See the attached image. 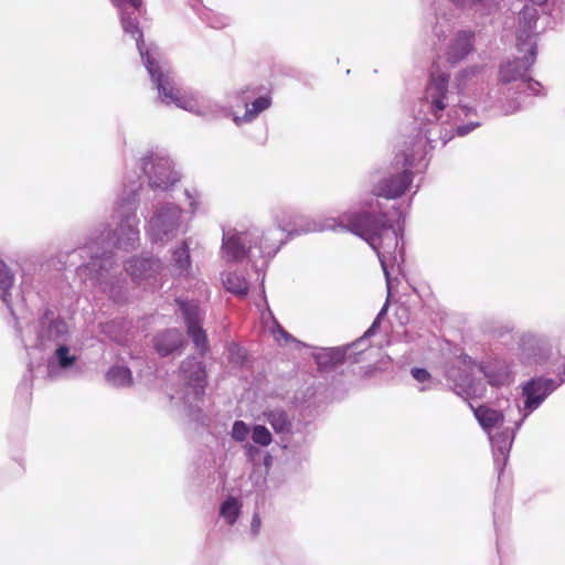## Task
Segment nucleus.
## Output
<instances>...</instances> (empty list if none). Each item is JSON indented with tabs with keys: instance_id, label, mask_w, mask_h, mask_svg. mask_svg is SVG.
<instances>
[{
	"instance_id": "obj_42",
	"label": "nucleus",
	"mask_w": 565,
	"mask_h": 565,
	"mask_svg": "<svg viewBox=\"0 0 565 565\" xmlns=\"http://www.w3.org/2000/svg\"><path fill=\"white\" fill-rule=\"evenodd\" d=\"M385 311H386V306H384V307H383V309L380 311V313H379V316H377L376 320H375V321H374V323L372 324V329L376 326L377 320H379V319H380V318L385 313Z\"/></svg>"
},
{
	"instance_id": "obj_43",
	"label": "nucleus",
	"mask_w": 565,
	"mask_h": 565,
	"mask_svg": "<svg viewBox=\"0 0 565 565\" xmlns=\"http://www.w3.org/2000/svg\"><path fill=\"white\" fill-rule=\"evenodd\" d=\"M460 110L467 116L471 111V109L467 106H460Z\"/></svg>"
},
{
	"instance_id": "obj_29",
	"label": "nucleus",
	"mask_w": 565,
	"mask_h": 565,
	"mask_svg": "<svg viewBox=\"0 0 565 565\" xmlns=\"http://www.w3.org/2000/svg\"><path fill=\"white\" fill-rule=\"evenodd\" d=\"M173 262L175 266L184 271L190 266V254L188 246L183 243L182 246L173 252Z\"/></svg>"
},
{
	"instance_id": "obj_1",
	"label": "nucleus",
	"mask_w": 565,
	"mask_h": 565,
	"mask_svg": "<svg viewBox=\"0 0 565 565\" xmlns=\"http://www.w3.org/2000/svg\"><path fill=\"white\" fill-rule=\"evenodd\" d=\"M379 202L366 203L365 210L359 214H345L340 222L334 218L323 223L312 221L303 227L296 226L290 232L308 233L344 227L363 238L376 253L386 278L387 289L391 288L388 268L404 260L403 248L398 249L399 237L385 214L377 213Z\"/></svg>"
},
{
	"instance_id": "obj_28",
	"label": "nucleus",
	"mask_w": 565,
	"mask_h": 565,
	"mask_svg": "<svg viewBox=\"0 0 565 565\" xmlns=\"http://www.w3.org/2000/svg\"><path fill=\"white\" fill-rule=\"evenodd\" d=\"M252 439L255 444L266 447L271 444L273 436L264 425H255L252 429Z\"/></svg>"
},
{
	"instance_id": "obj_13",
	"label": "nucleus",
	"mask_w": 565,
	"mask_h": 565,
	"mask_svg": "<svg viewBox=\"0 0 565 565\" xmlns=\"http://www.w3.org/2000/svg\"><path fill=\"white\" fill-rule=\"evenodd\" d=\"M120 11L121 25L125 33L131 34L136 40L142 41V33L138 26L136 12L141 7V0H111Z\"/></svg>"
},
{
	"instance_id": "obj_3",
	"label": "nucleus",
	"mask_w": 565,
	"mask_h": 565,
	"mask_svg": "<svg viewBox=\"0 0 565 565\" xmlns=\"http://www.w3.org/2000/svg\"><path fill=\"white\" fill-rule=\"evenodd\" d=\"M137 47L142 57L145 66L154 83L159 97L162 103H173L179 108L194 113L200 116L207 115V106L200 103L199 98L193 94H186L175 87L174 79L170 71H162L161 66L156 64V61L150 51H145V43L137 39Z\"/></svg>"
},
{
	"instance_id": "obj_6",
	"label": "nucleus",
	"mask_w": 565,
	"mask_h": 565,
	"mask_svg": "<svg viewBox=\"0 0 565 565\" xmlns=\"http://www.w3.org/2000/svg\"><path fill=\"white\" fill-rule=\"evenodd\" d=\"M180 380L183 382L185 392L178 399L192 406L193 403L200 401L206 385V375L202 362L195 358L183 361L180 366Z\"/></svg>"
},
{
	"instance_id": "obj_16",
	"label": "nucleus",
	"mask_w": 565,
	"mask_h": 565,
	"mask_svg": "<svg viewBox=\"0 0 565 565\" xmlns=\"http://www.w3.org/2000/svg\"><path fill=\"white\" fill-rule=\"evenodd\" d=\"M472 51V34L458 32L449 42L446 60L451 65L459 63Z\"/></svg>"
},
{
	"instance_id": "obj_46",
	"label": "nucleus",
	"mask_w": 565,
	"mask_h": 565,
	"mask_svg": "<svg viewBox=\"0 0 565 565\" xmlns=\"http://www.w3.org/2000/svg\"><path fill=\"white\" fill-rule=\"evenodd\" d=\"M277 230H273V231H269L268 234H273V233H276Z\"/></svg>"
},
{
	"instance_id": "obj_11",
	"label": "nucleus",
	"mask_w": 565,
	"mask_h": 565,
	"mask_svg": "<svg viewBox=\"0 0 565 565\" xmlns=\"http://www.w3.org/2000/svg\"><path fill=\"white\" fill-rule=\"evenodd\" d=\"M178 303L184 317L188 334L192 338L198 349L205 350L207 339L205 332L201 328L202 312L200 307L192 301L179 300Z\"/></svg>"
},
{
	"instance_id": "obj_27",
	"label": "nucleus",
	"mask_w": 565,
	"mask_h": 565,
	"mask_svg": "<svg viewBox=\"0 0 565 565\" xmlns=\"http://www.w3.org/2000/svg\"><path fill=\"white\" fill-rule=\"evenodd\" d=\"M270 106V99L268 97L262 96L255 99L252 104V107L246 108V113L243 117V120L250 121L257 117L259 113L267 109Z\"/></svg>"
},
{
	"instance_id": "obj_9",
	"label": "nucleus",
	"mask_w": 565,
	"mask_h": 565,
	"mask_svg": "<svg viewBox=\"0 0 565 565\" xmlns=\"http://www.w3.org/2000/svg\"><path fill=\"white\" fill-rule=\"evenodd\" d=\"M142 170L148 175L152 189L167 190L179 180L177 172L172 170L170 159L164 156L151 154L143 158Z\"/></svg>"
},
{
	"instance_id": "obj_19",
	"label": "nucleus",
	"mask_w": 565,
	"mask_h": 565,
	"mask_svg": "<svg viewBox=\"0 0 565 565\" xmlns=\"http://www.w3.org/2000/svg\"><path fill=\"white\" fill-rule=\"evenodd\" d=\"M113 255L108 250H104L100 255L95 252L92 256V260L84 267V270L95 273L96 279L104 282L107 274L113 268Z\"/></svg>"
},
{
	"instance_id": "obj_38",
	"label": "nucleus",
	"mask_w": 565,
	"mask_h": 565,
	"mask_svg": "<svg viewBox=\"0 0 565 565\" xmlns=\"http://www.w3.org/2000/svg\"><path fill=\"white\" fill-rule=\"evenodd\" d=\"M479 126V122H471L469 125L458 126L457 134L459 136H465Z\"/></svg>"
},
{
	"instance_id": "obj_23",
	"label": "nucleus",
	"mask_w": 565,
	"mask_h": 565,
	"mask_svg": "<svg viewBox=\"0 0 565 565\" xmlns=\"http://www.w3.org/2000/svg\"><path fill=\"white\" fill-rule=\"evenodd\" d=\"M14 282V276L8 268V266L0 260V298L12 311L10 301V289Z\"/></svg>"
},
{
	"instance_id": "obj_32",
	"label": "nucleus",
	"mask_w": 565,
	"mask_h": 565,
	"mask_svg": "<svg viewBox=\"0 0 565 565\" xmlns=\"http://www.w3.org/2000/svg\"><path fill=\"white\" fill-rule=\"evenodd\" d=\"M522 92L524 93H529V94H532V95H539L541 88H542V85L539 83V82H534L532 81L530 77H527V75L525 76V78L522 81L521 84H519L518 86Z\"/></svg>"
},
{
	"instance_id": "obj_39",
	"label": "nucleus",
	"mask_w": 565,
	"mask_h": 565,
	"mask_svg": "<svg viewBox=\"0 0 565 565\" xmlns=\"http://www.w3.org/2000/svg\"><path fill=\"white\" fill-rule=\"evenodd\" d=\"M317 363L320 367H332L333 366L330 364V361L324 352L320 353L317 356Z\"/></svg>"
},
{
	"instance_id": "obj_14",
	"label": "nucleus",
	"mask_w": 565,
	"mask_h": 565,
	"mask_svg": "<svg viewBox=\"0 0 565 565\" xmlns=\"http://www.w3.org/2000/svg\"><path fill=\"white\" fill-rule=\"evenodd\" d=\"M554 388L555 385L552 380L536 379L529 381L523 387V394L526 397L525 409H529V412L536 409Z\"/></svg>"
},
{
	"instance_id": "obj_12",
	"label": "nucleus",
	"mask_w": 565,
	"mask_h": 565,
	"mask_svg": "<svg viewBox=\"0 0 565 565\" xmlns=\"http://www.w3.org/2000/svg\"><path fill=\"white\" fill-rule=\"evenodd\" d=\"M473 363L466 359L458 361L457 365H452L446 372L447 379L452 382L454 391L458 395H471L472 393V381L471 370Z\"/></svg>"
},
{
	"instance_id": "obj_45",
	"label": "nucleus",
	"mask_w": 565,
	"mask_h": 565,
	"mask_svg": "<svg viewBox=\"0 0 565 565\" xmlns=\"http://www.w3.org/2000/svg\"><path fill=\"white\" fill-rule=\"evenodd\" d=\"M49 369H50V371L53 369V362L52 361L49 363Z\"/></svg>"
},
{
	"instance_id": "obj_41",
	"label": "nucleus",
	"mask_w": 565,
	"mask_h": 565,
	"mask_svg": "<svg viewBox=\"0 0 565 565\" xmlns=\"http://www.w3.org/2000/svg\"><path fill=\"white\" fill-rule=\"evenodd\" d=\"M226 25V21H215L211 22V26L215 29H221Z\"/></svg>"
},
{
	"instance_id": "obj_30",
	"label": "nucleus",
	"mask_w": 565,
	"mask_h": 565,
	"mask_svg": "<svg viewBox=\"0 0 565 565\" xmlns=\"http://www.w3.org/2000/svg\"><path fill=\"white\" fill-rule=\"evenodd\" d=\"M55 358H56L58 366H61L62 369L68 367L75 361V356L70 355L68 348L65 345H60L56 349Z\"/></svg>"
},
{
	"instance_id": "obj_18",
	"label": "nucleus",
	"mask_w": 565,
	"mask_h": 565,
	"mask_svg": "<svg viewBox=\"0 0 565 565\" xmlns=\"http://www.w3.org/2000/svg\"><path fill=\"white\" fill-rule=\"evenodd\" d=\"M160 268L158 260L152 258H134L126 267L127 273L136 281L151 277Z\"/></svg>"
},
{
	"instance_id": "obj_35",
	"label": "nucleus",
	"mask_w": 565,
	"mask_h": 565,
	"mask_svg": "<svg viewBox=\"0 0 565 565\" xmlns=\"http://www.w3.org/2000/svg\"><path fill=\"white\" fill-rule=\"evenodd\" d=\"M276 341H280V339H284L285 342H288L291 340V335L282 329L280 324H278L276 321H274V327L271 330Z\"/></svg>"
},
{
	"instance_id": "obj_24",
	"label": "nucleus",
	"mask_w": 565,
	"mask_h": 565,
	"mask_svg": "<svg viewBox=\"0 0 565 565\" xmlns=\"http://www.w3.org/2000/svg\"><path fill=\"white\" fill-rule=\"evenodd\" d=\"M107 381L114 386H129L132 383L131 372L122 365L113 366L107 372Z\"/></svg>"
},
{
	"instance_id": "obj_33",
	"label": "nucleus",
	"mask_w": 565,
	"mask_h": 565,
	"mask_svg": "<svg viewBox=\"0 0 565 565\" xmlns=\"http://www.w3.org/2000/svg\"><path fill=\"white\" fill-rule=\"evenodd\" d=\"M452 3L460 8H472L476 4H481L483 8H491L495 4V0H450Z\"/></svg>"
},
{
	"instance_id": "obj_15",
	"label": "nucleus",
	"mask_w": 565,
	"mask_h": 565,
	"mask_svg": "<svg viewBox=\"0 0 565 565\" xmlns=\"http://www.w3.org/2000/svg\"><path fill=\"white\" fill-rule=\"evenodd\" d=\"M39 343L45 345L49 341H60L67 333V326L64 321L54 319L46 312L39 322Z\"/></svg>"
},
{
	"instance_id": "obj_10",
	"label": "nucleus",
	"mask_w": 565,
	"mask_h": 565,
	"mask_svg": "<svg viewBox=\"0 0 565 565\" xmlns=\"http://www.w3.org/2000/svg\"><path fill=\"white\" fill-rule=\"evenodd\" d=\"M413 157L405 154L403 160L404 168L413 167ZM412 182L411 173L405 169L402 173L392 175L382 180L373 190L376 196L386 199H395L401 196L409 186Z\"/></svg>"
},
{
	"instance_id": "obj_37",
	"label": "nucleus",
	"mask_w": 565,
	"mask_h": 565,
	"mask_svg": "<svg viewBox=\"0 0 565 565\" xmlns=\"http://www.w3.org/2000/svg\"><path fill=\"white\" fill-rule=\"evenodd\" d=\"M413 377L418 382H426L429 380L430 375L425 369L414 367L412 370Z\"/></svg>"
},
{
	"instance_id": "obj_17",
	"label": "nucleus",
	"mask_w": 565,
	"mask_h": 565,
	"mask_svg": "<svg viewBox=\"0 0 565 565\" xmlns=\"http://www.w3.org/2000/svg\"><path fill=\"white\" fill-rule=\"evenodd\" d=\"M489 438L492 444L494 462L502 470L508 460L513 436L509 431H501L497 434L489 433Z\"/></svg>"
},
{
	"instance_id": "obj_26",
	"label": "nucleus",
	"mask_w": 565,
	"mask_h": 565,
	"mask_svg": "<svg viewBox=\"0 0 565 565\" xmlns=\"http://www.w3.org/2000/svg\"><path fill=\"white\" fill-rule=\"evenodd\" d=\"M241 513V503L236 498H227L221 505L220 515L228 523L234 524Z\"/></svg>"
},
{
	"instance_id": "obj_36",
	"label": "nucleus",
	"mask_w": 565,
	"mask_h": 565,
	"mask_svg": "<svg viewBox=\"0 0 565 565\" xmlns=\"http://www.w3.org/2000/svg\"><path fill=\"white\" fill-rule=\"evenodd\" d=\"M479 72V68L473 66V67H469V68H466V70H462L458 76H457V81H458V86L460 87L461 85V81L463 78H468V77H472L475 76L477 73Z\"/></svg>"
},
{
	"instance_id": "obj_4",
	"label": "nucleus",
	"mask_w": 565,
	"mask_h": 565,
	"mask_svg": "<svg viewBox=\"0 0 565 565\" xmlns=\"http://www.w3.org/2000/svg\"><path fill=\"white\" fill-rule=\"evenodd\" d=\"M135 198L136 188L131 189V194L128 198L122 199L116 213L120 222L113 233L107 238H102L100 242H96V245H106L107 247L113 246L118 249L128 250L135 248L139 241L138 218L135 214Z\"/></svg>"
},
{
	"instance_id": "obj_7",
	"label": "nucleus",
	"mask_w": 565,
	"mask_h": 565,
	"mask_svg": "<svg viewBox=\"0 0 565 565\" xmlns=\"http://www.w3.org/2000/svg\"><path fill=\"white\" fill-rule=\"evenodd\" d=\"M448 81L449 74L434 66L425 92V103L436 119L441 117L440 113L450 107L454 99L448 90Z\"/></svg>"
},
{
	"instance_id": "obj_25",
	"label": "nucleus",
	"mask_w": 565,
	"mask_h": 565,
	"mask_svg": "<svg viewBox=\"0 0 565 565\" xmlns=\"http://www.w3.org/2000/svg\"><path fill=\"white\" fill-rule=\"evenodd\" d=\"M225 288L237 296H245L248 290V282L241 275L228 273L223 278Z\"/></svg>"
},
{
	"instance_id": "obj_34",
	"label": "nucleus",
	"mask_w": 565,
	"mask_h": 565,
	"mask_svg": "<svg viewBox=\"0 0 565 565\" xmlns=\"http://www.w3.org/2000/svg\"><path fill=\"white\" fill-rule=\"evenodd\" d=\"M327 354L330 364L335 366L338 364H341L344 361L345 352L342 349H329L324 351Z\"/></svg>"
},
{
	"instance_id": "obj_2",
	"label": "nucleus",
	"mask_w": 565,
	"mask_h": 565,
	"mask_svg": "<svg viewBox=\"0 0 565 565\" xmlns=\"http://www.w3.org/2000/svg\"><path fill=\"white\" fill-rule=\"evenodd\" d=\"M536 20V8L525 6L520 13L519 28L516 31V46L519 52L529 53V55L503 64L500 68L501 82H519V84H521L527 75L530 67L534 64L536 57V43L533 39Z\"/></svg>"
},
{
	"instance_id": "obj_40",
	"label": "nucleus",
	"mask_w": 565,
	"mask_h": 565,
	"mask_svg": "<svg viewBox=\"0 0 565 565\" xmlns=\"http://www.w3.org/2000/svg\"><path fill=\"white\" fill-rule=\"evenodd\" d=\"M260 525V520L258 518V515H254L253 518V521H252V527L254 531H256Z\"/></svg>"
},
{
	"instance_id": "obj_22",
	"label": "nucleus",
	"mask_w": 565,
	"mask_h": 565,
	"mask_svg": "<svg viewBox=\"0 0 565 565\" xmlns=\"http://www.w3.org/2000/svg\"><path fill=\"white\" fill-rule=\"evenodd\" d=\"M475 416L488 434L491 433V429L501 427L504 420V416L501 412L487 406L476 408Z\"/></svg>"
},
{
	"instance_id": "obj_31",
	"label": "nucleus",
	"mask_w": 565,
	"mask_h": 565,
	"mask_svg": "<svg viewBox=\"0 0 565 565\" xmlns=\"http://www.w3.org/2000/svg\"><path fill=\"white\" fill-rule=\"evenodd\" d=\"M249 433H250V429H249L248 425L246 423H244L243 420H236L233 424L232 437L236 441H241V443L245 441L247 436L249 435Z\"/></svg>"
},
{
	"instance_id": "obj_44",
	"label": "nucleus",
	"mask_w": 565,
	"mask_h": 565,
	"mask_svg": "<svg viewBox=\"0 0 565 565\" xmlns=\"http://www.w3.org/2000/svg\"><path fill=\"white\" fill-rule=\"evenodd\" d=\"M281 232H286V231H289V228L287 226H282V225H279Z\"/></svg>"
},
{
	"instance_id": "obj_21",
	"label": "nucleus",
	"mask_w": 565,
	"mask_h": 565,
	"mask_svg": "<svg viewBox=\"0 0 565 565\" xmlns=\"http://www.w3.org/2000/svg\"><path fill=\"white\" fill-rule=\"evenodd\" d=\"M263 417L276 434H288L291 431L292 422L284 409H267L263 413Z\"/></svg>"
},
{
	"instance_id": "obj_5",
	"label": "nucleus",
	"mask_w": 565,
	"mask_h": 565,
	"mask_svg": "<svg viewBox=\"0 0 565 565\" xmlns=\"http://www.w3.org/2000/svg\"><path fill=\"white\" fill-rule=\"evenodd\" d=\"M259 239L258 248L260 254L271 256L277 253L281 245V238H269L268 235H259L258 231L247 233H224L222 254L228 262H238L247 255V249L253 248L252 242Z\"/></svg>"
},
{
	"instance_id": "obj_8",
	"label": "nucleus",
	"mask_w": 565,
	"mask_h": 565,
	"mask_svg": "<svg viewBox=\"0 0 565 565\" xmlns=\"http://www.w3.org/2000/svg\"><path fill=\"white\" fill-rule=\"evenodd\" d=\"M181 210L174 204L159 209L149 221L148 235L152 242L168 241L174 236L180 225Z\"/></svg>"
},
{
	"instance_id": "obj_20",
	"label": "nucleus",
	"mask_w": 565,
	"mask_h": 565,
	"mask_svg": "<svg viewBox=\"0 0 565 565\" xmlns=\"http://www.w3.org/2000/svg\"><path fill=\"white\" fill-rule=\"evenodd\" d=\"M183 343L182 334L179 330H168L156 338L154 347L157 352L166 356L179 349Z\"/></svg>"
}]
</instances>
